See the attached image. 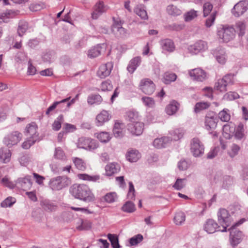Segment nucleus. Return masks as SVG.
Returning <instances> with one entry per match:
<instances>
[{
    "label": "nucleus",
    "instance_id": "obj_43",
    "mask_svg": "<svg viewBox=\"0 0 248 248\" xmlns=\"http://www.w3.org/2000/svg\"><path fill=\"white\" fill-rule=\"evenodd\" d=\"M81 224L77 227V229L80 231L88 230L92 227V223L87 219H80Z\"/></svg>",
    "mask_w": 248,
    "mask_h": 248
},
{
    "label": "nucleus",
    "instance_id": "obj_37",
    "mask_svg": "<svg viewBox=\"0 0 248 248\" xmlns=\"http://www.w3.org/2000/svg\"><path fill=\"white\" fill-rule=\"evenodd\" d=\"M210 106V103L207 102H199L197 103L194 108V112L196 113L206 109Z\"/></svg>",
    "mask_w": 248,
    "mask_h": 248
},
{
    "label": "nucleus",
    "instance_id": "obj_62",
    "mask_svg": "<svg viewBox=\"0 0 248 248\" xmlns=\"http://www.w3.org/2000/svg\"><path fill=\"white\" fill-rule=\"evenodd\" d=\"M240 149V148L238 145L236 144H232L231 150L228 152V154L232 158H233L238 154Z\"/></svg>",
    "mask_w": 248,
    "mask_h": 248
},
{
    "label": "nucleus",
    "instance_id": "obj_14",
    "mask_svg": "<svg viewBox=\"0 0 248 248\" xmlns=\"http://www.w3.org/2000/svg\"><path fill=\"white\" fill-rule=\"evenodd\" d=\"M114 19V22L111 27L112 32L118 37L124 36L126 33V30L122 27L124 21L119 19Z\"/></svg>",
    "mask_w": 248,
    "mask_h": 248
},
{
    "label": "nucleus",
    "instance_id": "obj_22",
    "mask_svg": "<svg viewBox=\"0 0 248 248\" xmlns=\"http://www.w3.org/2000/svg\"><path fill=\"white\" fill-rule=\"evenodd\" d=\"M160 45L163 51L172 52L175 49V46L172 40L170 39H165L160 41Z\"/></svg>",
    "mask_w": 248,
    "mask_h": 248
},
{
    "label": "nucleus",
    "instance_id": "obj_12",
    "mask_svg": "<svg viewBox=\"0 0 248 248\" xmlns=\"http://www.w3.org/2000/svg\"><path fill=\"white\" fill-rule=\"evenodd\" d=\"M248 9V1L241 0L236 3L232 8V13L236 17L243 15Z\"/></svg>",
    "mask_w": 248,
    "mask_h": 248
},
{
    "label": "nucleus",
    "instance_id": "obj_45",
    "mask_svg": "<svg viewBox=\"0 0 248 248\" xmlns=\"http://www.w3.org/2000/svg\"><path fill=\"white\" fill-rule=\"evenodd\" d=\"M218 118L222 122H228L231 118L229 109L225 108L220 111L218 113Z\"/></svg>",
    "mask_w": 248,
    "mask_h": 248
},
{
    "label": "nucleus",
    "instance_id": "obj_33",
    "mask_svg": "<svg viewBox=\"0 0 248 248\" xmlns=\"http://www.w3.org/2000/svg\"><path fill=\"white\" fill-rule=\"evenodd\" d=\"M135 12L141 19L146 20L148 19V15L147 12L145 9V7L143 5H138L135 9Z\"/></svg>",
    "mask_w": 248,
    "mask_h": 248
},
{
    "label": "nucleus",
    "instance_id": "obj_9",
    "mask_svg": "<svg viewBox=\"0 0 248 248\" xmlns=\"http://www.w3.org/2000/svg\"><path fill=\"white\" fill-rule=\"evenodd\" d=\"M21 139L22 134L17 131H15L4 137L3 143L7 146L11 147L18 143Z\"/></svg>",
    "mask_w": 248,
    "mask_h": 248
},
{
    "label": "nucleus",
    "instance_id": "obj_5",
    "mask_svg": "<svg viewBox=\"0 0 248 248\" xmlns=\"http://www.w3.org/2000/svg\"><path fill=\"white\" fill-rule=\"evenodd\" d=\"M70 181L66 176H58L51 179L49 181V186L54 190H59L68 186Z\"/></svg>",
    "mask_w": 248,
    "mask_h": 248
},
{
    "label": "nucleus",
    "instance_id": "obj_53",
    "mask_svg": "<svg viewBox=\"0 0 248 248\" xmlns=\"http://www.w3.org/2000/svg\"><path fill=\"white\" fill-rule=\"evenodd\" d=\"M54 157L55 159L59 160H65L66 159L65 154L61 147L56 148Z\"/></svg>",
    "mask_w": 248,
    "mask_h": 248
},
{
    "label": "nucleus",
    "instance_id": "obj_34",
    "mask_svg": "<svg viewBox=\"0 0 248 248\" xmlns=\"http://www.w3.org/2000/svg\"><path fill=\"white\" fill-rule=\"evenodd\" d=\"M184 133V131L181 128L176 129L170 131V134L171 137H169L170 139V141L172 140L175 141L179 140L183 137Z\"/></svg>",
    "mask_w": 248,
    "mask_h": 248
},
{
    "label": "nucleus",
    "instance_id": "obj_16",
    "mask_svg": "<svg viewBox=\"0 0 248 248\" xmlns=\"http://www.w3.org/2000/svg\"><path fill=\"white\" fill-rule=\"evenodd\" d=\"M38 126L37 124L32 122L28 124L26 127L25 135L29 139H35L36 140L39 141V134L37 132Z\"/></svg>",
    "mask_w": 248,
    "mask_h": 248
},
{
    "label": "nucleus",
    "instance_id": "obj_8",
    "mask_svg": "<svg viewBox=\"0 0 248 248\" xmlns=\"http://www.w3.org/2000/svg\"><path fill=\"white\" fill-rule=\"evenodd\" d=\"M78 147L87 150L93 151L98 148V144L95 140L82 137L78 139Z\"/></svg>",
    "mask_w": 248,
    "mask_h": 248
},
{
    "label": "nucleus",
    "instance_id": "obj_55",
    "mask_svg": "<svg viewBox=\"0 0 248 248\" xmlns=\"http://www.w3.org/2000/svg\"><path fill=\"white\" fill-rule=\"evenodd\" d=\"M236 29L237 31H239L238 34L239 36H242L245 33L246 25L245 24L242 22L239 21L236 23Z\"/></svg>",
    "mask_w": 248,
    "mask_h": 248
},
{
    "label": "nucleus",
    "instance_id": "obj_47",
    "mask_svg": "<svg viewBox=\"0 0 248 248\" xmlns=\"http://www.w3.org/2000/svg\"><path fill=\"white\" fill-rule=\"evenodd\" d=\"M15 16V12L12 10H8L1 14L0 18L3 22L6 23L9 21L10 18H13Z\"/></svg>",
    "mask_w": 248,
    "mask_h": 248
},
{
    "label": "nucleus",
    "instance_id": "obj_56",
    "mask_svg": "<svg viewBox=\"0 0 248 248\" xmlns=\"http://www.w3.org/2000/svg\"><path fill=\"white\" fill-rule=\"evenodd\" d=\"M239 97V94L235 92H229L225 93L223 96V99L226 100H233Z\"/></svg>",
    "mask_w": 248,
    "mask_h": 248
},
{
    "label": "nucleus",
    "instance_id": "obj_28",
    "mask_svg": "<svg viewBox=\"0 0 248 248\" xmlns=\"http://www.w3.org/2000/svg\"><path fill=\"white\" fill-rule=\"evenodd\" d=\"M78 177L81 180L89 181L93 182H100L103 179L99 175H90L87 174H79Z\"/></svg>",
    "mask_w": 248,
    "mask_h": 248
},
{
    "label": "nucleus",
    "instance_id": "obj_41",
    "mask_svg": "<svg viewBox=\"0 0 248 248\" xmlns=\"http://www.w3.org/2000/svg\"><path fill=\"white\" fill-rule=\"evenodd\" d=\"M244 125L242 123H240L235 131L234 137L236 139L241 140L244 136Z\"/></svg>",
    "mask_w": 248,
    "mask_h": 248
},
{
    "label": "nucleus",
    "instance_id": "obj_35",
    "mask_svg": "<svg viewBox=\"0 0 248 248\" xmlns=\"http://www.w3.org/2000/svg\"><path fill=\"white\" fill-rule=\"evenodd\" d=\"M72 160L77 169L82 171L86 170V164L82 159L78 157H73Z\"/></svg>",
    "mask_w": 248,
    "mask_h": 248
},
{
    "label": "nucleus",
    "instance_id": "obj_38",
    "mask_svg": "<svg viewBox=\"0 0 248 248\" xmlns=\"http://www.w3.org/2000/svg\"><path fill=\"white\" fill-rule=\"evenodd\" d=\"M174 222L177 225H182L186 220V215L182 211H179L175 214L174 217Z\"/></svg>",
    "mask_w": 248,
    "mask_h": 248
},
{
    "label": "nucleus",
    "instance_id": "obj_48",
    "mask_svg": "<svg viewBox=\"0 0 248 248\" xmlns=\"http://www.w3.org/2000/svg\"><path fill=\"white\" fill-rule=\"evenodd\" d=\"M101 47L97 45L89 50L88 56L90 58H93L98 56L100 54Z\"/></svg>",
    "mask_w": 248,
    "mask_h": 248
},
{
    "label": "nucleus",
    "instance_id": "obj_36",
    "mask_svg": "<svg viewBox=\"0 0 248 248\" xmlns=\"http://www.w3.org/2000/svg\"><path fill=\"white\" fill-rule=\"evenodd\" d=\"M11 153L9 149H0V159L3 163H6L10 161Z\"/></svg>",
    "mask_w": 248,
    "mask_h": 248
},
{
    "label": "nucleus",
    "instance_id": "obj_15",
    "mask_svg": "<svg viewBox=\"0 0 248 248\" xmlns=\"http://www.w3.org/2000/svg\"><path fill=\"white\" fill-rule=\"evenodd\" d=\"M140 86L142 91L146 94H152L155 90V84L148 78L141 80Z\"/></svg>",
    "mask_w": 248,
    "mask_h": 248
},
{
    "label": "nucleus",
    "instance_id": "obj_64",
    "mask_svg": "<svg viewBox=\"0 0 248 248\" xmlns=\"http://www.w3.org/2000/svg\"><path fill=\"white\" fill-rule=\"evenodd\" d=\"M100 88L102 91H110L113 87L110 80H106L102 82Z\"/></svg>",
    "mask_w": 248,
    "mask_h": 248
},
{
    "label": "nucleus",
    "instance_id": "obj_40",
    "mask_svg": "<svg viewBox=\"0 0 248 248\" xmlns=\"http://www.w3.org/2000/svg\"><path fill=\"white\" fill-rule=\"evenodd\" d=\"M28 29V23L25 21H20L18 23L17 33L19 36H22Z\"/></svg>",
    "mask_w": 248,
    "mask_h": 248
},
{
    "label": "nucleus",
    "instance_id": "obj_17",
    "mask_svg": "<svg viewBox=\"0 0 248 248\" xmlns=\"http://www.w3.org/2000/svg\"><path fill=\"white\" fill-rule=\"evenodd\" d=\"M113 66V63L111 62L101 64L97 71V76L101 78H104L108 76L111 72Z\"/></svg>",
    "mask_w": 248,
    "mask_h": 248
},
{
    "label": "nucleus",
    "instance_id": "obj_57",
    "mask_svg": "<svg viewBox=\"0 0 248 248\" xmlns=\"http://www.w3.org/2000/svg\"><path fill=\"white\" fill-rule=\"evenodd\" d=\"M141 100L144 105L149 108H153L154 107L155 103L154 100L150 97H142Z\"/></svg>",
    "mask_w": 248,
    "mask_h": 248
},
{
    "label": "nucleus",
    "instance_id": "obj_58",
    "mask_svg": "<svg viewBox=\"0 0 248 248\" xmlns=\"http://www.w3.org/2000/svg\"><path fill=\"white\" fill-rule=\"evenodd\" d=\"M16 202V199L11 197H8L1 203V206L2 207H11Z\"/></svg>",
    "mask_w": 248,
    "mask_h": 248
},
{
    "label": "nucleus",
    "instance_id": "obj_23",
    "mask_svg": "<svg viewBox=\"0 0 248 248\" xmlns=\"http://www.w3.org/2000/svg\"><path fill=\"white\" fill-rule=\"evenodd\" d=\"M141 62V57L137 56L133 58L129 62L127 67V71L132 74L140 65Z\"/></svg>",
    "mask_w": 248,
    "mask_h": 248
},
{
    "label": "nucleus",
    "instance_id": "obj_59",
    "mask_svg": "<svg viewBox=\"0 0 248 248\" xmlns=\"http://www.w3.org/2000/svg\"><path fill=\"white\" fill-rule=\"evenodd\" d=\"M184 27L183 24L173 23L168 25L166 28L170 31H180L183 30Z\"/></svg>",
    "mask_w": 248,
    "mask_h": 248
},
{
    "label": "nucleus",
    "instance_id": "obj_51",
    "mask_svg": "<svg viewBox=\"0 0 248 248\" xmlns=\"http://www.w3.org/2000/svg\"><path fill=\"white\" fill-rule=\"evenodd\" d=\"M96 137L101 142L105 143L108 142L111 139L109 133L107 132L98 133Z\"/></svg>",
    "mask_w": 248,
    "mask_h": 248
},
{
    "label": "nucleus",
    "instance_id": "obj_63",
    "mask_svg": "<svg viewBox=\"0 0 248 248\" xmlns=\"http://www.w3.org/2000/svg\"><path fill=\"white\" fill-rule=\"evenodd\" d=\"M234 75L229 74L224 76L221 79L227 85L232 84L234 81Z\"/></svg>",
    "mask_w": 248,
    "mask_h": 248
},
{
    "label": "nucleus",
    "instance_id": "obj_25",
    "mask_svg": "<svg viewBox=\"0 0 248 248\" xmlns=\"http://www.w3.org/2000/svg\"><path fill=\"white\" fill-rule=\"evenodd\" d=\"M106 173L108 176H111L120 170V167L117 164L112 163L107 165L105 167Z\"/></svg>",
    "mask_w": 248,
    "mask_h": 248
},
{
    "label": "nucleus",
    "instance_id": "obj_24",
    "mask_svg": "<svg viewBox=\"0 0 248 248\" xmlns=\"http://www.w3.org/2000/svg\"><path fill=\"white\" fill-rule=\"evenodd\" d=\"M124 125L123 123L116 122L114 124L113 133L116 138H121L124 134Z\"/></svg>",
    "mask_w": 248,
    "mask_h": 248
},
{
    "label": "nucleus",
    "instance_id": "obj_26",
    "mask_svg": "<svg viewBox=\"0 0 248 248\" xmlns=\"http://www.w3.org/2000/svg\"><path fill=\"white\" fill-rule=\"evenodd\" d=\"M170 141V139L169 137H164L155 139L153 142V145L157 148H163Z\"/></svg>",
    "mask_w": 248,
    "mask_h": 248
},
{
    "label": "nucleus",
    "instance_id": "obj_13",
    "mask_svg": "<svg viewBox=\"0 0 248 248\" xmlns=\"http://www.w3.org/2000/svg\"><path fill=\"white\" fill-rule=\"evenodd\" d=\"M32 185L31 176L29 175L18 178L16 181V186L24 191L30 189Z\"/></svg>",
    "mask_w": 248,
    "mask_h": 248
},
{
    "label": "nucleus",
    "instance_id": "obj_10",
    "mask_svg": "<svg viewBox=\"0 0 248 248\" xmlns=\"http://www.w3.org/2000/svg\"><path fill=\"white\" fill-rule=\"evenodd\" d=\"M191 151L195 157H199L204 153V147L198 138H193L191 142Z\"/></svg>",
    "mask_w": 248,
    "mask_h": 248
},
{
    "label": "nucleus",
    "instance_id": "obj_27",
    "mask_svg": "<svg viewBox=\"0 0 248 248\" xmlns=\"http://www.w3.org/2000/svg\"><path fill=\"white\" fill-rule=\"evenodd\" d=\"M140 157V154L136 150H130L126 155L127 159L131 162H137Z\"/></svg>",
    "mask_w": 248,
    "mask_h": 248
},
{
    "label": "nucleus",
    "instance_id": "obj_52",
    "mask_svg": "<svg viewBox=\"0 0 248 248\" xmlns=\"http://www.w3.org/2000/svg\"><path fill=\"white\" fill-rule=\"evenodd\" d=\"M122 210L125 212L132 213L135 210V206L132 202L128 201L122 206Z\"/></svg>",
    "mask_w": 248,
    "mask_h": 248
},
{
    "label": "nucleus",
    "instance_id": "obj_30",
    "mask_svg": "<svg viewBox=\"0 0 248 248\" xmlns=\"http://www.w3.org/2000/svg\"><path fill=\"white\" fill-rule=\"evenodd\" d=\"M41 206L46 211L52 212L56 210L57 206L48 200H44L41 202Z\"/></svg>",
    "mask_w": 248,
    "mask_h": 248
},
{
    "label": "nucleus",
    "instance_id": "obj_1",
    "mask_svg": "<svg viewBox=\"0 0 248 248\" xmlns=\"http://www.w3.org/2000/svg\"><path fill=\"white\" fill-rule=\"evenodd\" d=\"M69 191L75 198L84 202H91L95 199L93 194L86 185L74 184L70 187Z\"/></svg>",
    "mask_w": 248,
    "mask_h": 248
},
{
    "label": "nucleus",
    "instance_id": "obj_2",
    "mask_svg": "<svg viewBox=\"0 0 248 248\" xmlns=\"http://www.w3.org/2000/svg\"><path fill=\"white\" fill-rule=\"evenodd\" d=\"M245 221L246 219L244 218H241L228 230L230 231V243L232 247H235L239 244L243 237L242 232L237 230L236 227L241 225Z\"/></svg>",
    "mask_w": 248,
    "mask_h": 248
},
{
    "label": "nucleus",
    "instance_id": "obj_29",
    "mask_svg": "<svg viewBox=\"0 0 248 248\" xmlns=\"http://www.w3.org/2000/svg\"><path fill=\"white\" fill-rule=\"evenodd\" d=\"M216 60L221 64H224L226 60V56L224 50L220 47H218L214 53Z\"/></svg>",
    "mask_w": 248,
    "mask_h": 248
},
{
    "label": "nucleus",
    "instance_id": "obj_20",
    "mask_svg": "<svg viewBox=\"0 0 248 248\" xmlns=\"http://www.w3.org/2000/svg\"><path fill=\"white\" fill-rule=\"evenodd\" d=\"M111 118V116L106 110H102L96 117V125L97 126L103 125L104 123L108 122Z\"/></svg>",
    "mask_w": 248,
    "mask_h": 248
},
{
    "label": "nucleus",
    "instance_id": "obj_31",
    "mask_svg": "<svg viewBox=\"0 0 248 248\" xmlns=\"http://www.w3.org/2000/svg\"><path fill=\"white\" fill-rule=\"evenodd\" d=\"M179 104L175 101H172L166 107L165 111L167 114L172 115L176 113L179 108Z\"/></svg>",
    "mask_w": 248,
    "mask_h": 248
},
{
    "label": "nucleus",
    "instance_id": "obj_54",
    "mask_svg": "<svg viewBox=\"0 0 248 248\" xmlns=\"http://www.w3.org/2000/svg\"><path fill=\"white\" fill-rule=\"evenodd\" d=\"M177 76L175 74L172 73H165L164 76V82L165 84H169L171 82L174 81Z\"/></svg>",
    "mask_w": 248,
    "mask_h": 248
},
{
    "label": "nucleus",
    "instance_id": "obj_60",
    "mask_svg": "<svg viewBox=\"0 0 248 248\" xmlns=\"http://www.w3.org/2000/svg\"><path fill=\"white\" fill-rule=\"evenodd\" d=\"M117 195L115 192H109L106 194L104 197V201L108 203H112L115 202Z\"/></svg>",
    "mask_w": 248,
    "mask_h": 248
},
{
    "label": "nucleus",
    "instance_id": "obj_46",
    "mask_svg": "<svg viewBox=\"0 0 248 248\" xmlns=\"http://www.w3.org/2000/svg\"><path fill=\"white\" fill-rule=\"evenodd\" d=\"M197 11L192 9L184 14V20L186 22H189L197 17Z\"/></svg>",
    "mask_w": 248,
    "mask_h": 248
},
{
    "label": "nucleus",
    "instance_id": "obj_3",
    "mask_svg": "<svg viewBox=\"0 0 248 248\" xmlns=\"http://www.w3.org/2000/svg\"><path fill=\"white\" fill-rule=\"evenodd\" d=\"M218 223L223 227L222 232H227V228L230 226L233 221L229 212L224 208L220 209L217 212Z\"/></svg>",
    "mask_w": 248,
    "mask_h": 248
},
{
    "label": "nucleus",
    "instance_id": "obj_4",
    "mask_svg": "<svg viewBox=\"0 0 248 248\" xmlns=\"http://www.w3.org/2000/svg\"><path fill=\"white\" fill-rule=\"evenodd\" d=\"M128 117L130 118V121L131 122V123L127 125L128 131H129L132 134L136 136H139L141 134L143 130V123L139 122H134L133 121L134 117H137V114L130 112L128 113Z\"/></svg>",
    "mask_w": 248,
    "mask_h": 248
},
{
    "label": "nucleus",
    "instance_id": "obj_32",
    "mask_svg": "<svg viewBox=\"0 0 248 248\" xmlns=\"http://www.w3.org/2000/svg\"><path fill=\"white\" fill-rule=\"evenodd\" d=\"M102 100V97L98 94H92L87 98V102L90 105H99Z\"/></svg>",
    "mask_w": 248,
    "mask_h": 248
},
{
    "label": "nucleus",
    "instance_id": "obj_61",
    "mask_svg": "<svg viewBox=\"0 0 248 248\" xmlns=\"http://www.w3.org/2000/svg\"><path fill=\"white\" fill-rule=\"evenodd\" d=\"M186 180V179H177L173 186V187L177 190H181L185 186V182Z\"/></svg>",
    "mask_w": 248,
    "mask_h": 248
},
{
    "label": "nucleus",
    "instance_id": "obj_49",
    "mask_svg": "<svg viewBox=\"0 0 248 248\" xmlns=\"http://www.w3.org/2000/svg\"><path fill=\"white\" fill-rule=\"evenodd\" d=\"M227 86L224 80L219 79L215 83L214 89L220 92H224L227 90Z\"/></svg>",
    "mask_w": 248,
    "mask_h": 248
},
{
    "label": "nucleus",
    "instance_id": "obj_42",
    "mask_svg": "<svg viewBox=\"0 0 248 248\" xmlns=\"http://www.w3.org/2000/svg\"><path fill=\"white\" fill-rule=\"evenodd\" d=\"M64 119L62 115H60L53 122L52 127L54 131L59 130L62 126V124L63 122Z\"/></svg>",
    "mask_w": 248,
    "mask_h": 248
},
{
    "label": "nucleus",
    "instance_id": "obj_19",
    "mask_svg": "<svg viewBox=\"0 0 248 248\" xmlns=\"http://www.w3.org/2000/svg\"><path fill=\"white\" fill-rule=\"evenodd\" d=\"M189 75L193 79L197 81H202L206 77V73L201 68H195L189 72Z\"/></svg>",
    "mask_w": 248,
    "mask_h": 248
},
{
    "label": "nucleus",
    "instance_id": "obj_50",
    "mask_svg": "<svg viewBox=\"0 0 248 248\" xmlns=\"http://www.w3.org/2000/svg\"><path fill=\"white\" fill-rule=\"evenodd\" d=\"M108 238L111 243L113 248H120L118 237L115 234H108Z\"/></svg>",
    "mask_w": 248,
    "mask_h": 248
},
{
    "label": "nucleus",
    "instance_id": "obj_18",
    "mask_svg": "<svg viewBox=\"0 0 248 248\" xmlns=\"http://www.w3.org/2000/svg\"><path fill=\"white\" fill-rule=\"evenodd\" d=\"M219 228L218 224L213 219H208L204 225V230L208 233H213L217 231H220L217 230Z\"/></svg>",
    "mask_w": 248,
    "mask_h": 248
},
{
    "label": "nucleus",
    "instance_id": "obj_44",
    "mask_svg": "<svg viewBox=\"0 0 248 248\" xmlns=\"http://www.w3.org/2000/svg\"><path fill=\"white\" fill-rule=\"evenodd\" d=\"M167 13L173 16H177L180 15L182 13L181 10L173 5H169L167 7Z\"/></svg>",
    "mask_w": 248,
    "mask_h": 248
},
{
    "label": "nucleus",
    "instance_id": "obj_11",
    "mask_svg": "<svg viewBox=\"0 0 248 248\" xmlns=\"http://www.w3.org/2000/svg\"><path fill=\"white\" fill-rule=\"evenodd\" d=\"M208 48V45L206 42L200 40L194 44L188 46V50L190 53L197 54L200 52L205 51Z\"/></svg>",
    "mask_w": 248,
    "mask_h": 248
},
{
    "label": "nucleus",
    "instance_id": "obj_21",
    "mask_svg": "<svg viewBox=\"0 0 248 248\" xmlns=\"http://www.w3.org/2000/svg\"><path fill=\"white\" fill-rule=\"evenodd\" d=\"M106 11V8L102 1L96 3L93 8V11L92 14L93 19H96Z\"/></svg>",
    "mask_w": 248,
    "mask_h": 248
},
{
    "label": "nucleus",
    "instance_id": "obj_7",
    "mask_svg": "<svg viewBox=\"0 0 248 248\" xmlns=\"http://www.w3.org/2000/svg\"><path fill=\"white\" fill-rule=\"evenodd\" d=\"M218 119L215 113L209 111L206 113L204 119V128L208 131H213L217 126Z\"/></svg>",
    "mask_w": 248,
    "mask_h": 248
},
{
    "label": "nucleus",
    "instance_id": "obj_6",
    "mask_svg": "<svg viewBox=\"0 0 248 248\" xmlns=\"http://www.w3.org/2000/svg\"><path fill=\"white\" fill-rule=\"evenodd\" d=\"M235 32V30L232 27L224 26L218 31L217 35L223 42H228L234 38Z\"/></svg>",
    "mask_w": 248,
    "mask_h": 248
},
{
    "label": "nucleus",
    "instance_id": "obj_39",
    "mask_svg": "<svg viewBox=\"0 0 248 248\" xmlns=\"http://www.w3.org/2000/svg\"><path fill=\"white\" fill-rule=\"evenodd\" d=\"M70 97H67L64 99H62L60 101H55L50 106H49L47 109L46 114L47 115H48L50 112L54 110L59 105H61L62 104L65 103L67 102L69 99H70Z\"/></svg>",
    "mask_w": 248,
    "mask_h": 248
}]
</instances>
